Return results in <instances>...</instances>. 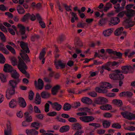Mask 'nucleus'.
<instances>
[{
	"label": "nucleus",
	"instance_id": "1",
	"mask_svg": "<svg viewBox=\"0 0 135 135\" xmlns=\"http://www.w3.org/2000/svg\"><path fill=\"white\" fill-rule=\"evenodd\" d=\"M17 42L18 43H20V45L22 49L20 53V55L23 60L26 61H29L30 60L28 56L26 54L30 52L27 44L23 42H20L19 41Z\"/></svg>",
	"mask_w": 135,
	"mask_h": 135
},
{
	"label": "nucleus",
	"instance_id": "2",
	"mask_svg": "<svg viewBox=\"0 0 135 135\" xmlns=\"http://www.w3.org/2000/svg\"><path fill=\"white\" fill-rule=\"evenodd\" d=\"M19 61L17 64V66L20 71L23 73L25 74L26 76L29 78V74L26 72L25 70L27 69V67L24 62L21 59H19Z\"/></svg>",
	"mask_w": 135,
	"mask_h": 135
},
{
	"label": "nucleus",
	"instance_id": "3",
	"mask_svg": "<svg viewBox=\"0 0 135 135\" xmlns=\"http://www.w3.org/2000/svg\"><path fill=\"white\" fill-rule=\"evenodd\" d=\"M109 77L112 79H118L120 80L124 78V76L122 73L119 70H116L115 74H112L109 75Z\"/></svg>",
	"mask_w": 135,
	"mask_h": 135
},
{
	"label": "nucleus",
	"instance_id": "4",
	"mask_svg": "<svg viewBox=\"0 0 135 135\" xmlns=\"http://www.w3.org/2000/svg\"><path fill=\"white\" fill-rule=\"evenodd\" d=\"M121 114L124 118L128 120H132L135 119V115L129 112L125 111L121 112Z\"/></svg>",
	"mask_w": 135,
	"mask_h": 135
},
{
	"label": "nucleus",
	"instance_id": "5",
	"mask_svg": "<svg viewBox=\"0 0 135 135\" xmlns=\"http://www.w3.org/2000/svg\"><path fill=\"white\" fill-rule=\"evenodd\" d=\"M108 102V100L106 98L102 97H99L95 99L92 103L93 106L96 104H102Z\"/></svg>",
	"mask_w": 135,
	"mask_h": 135
},
{
	"label": "nucleus",
	"instance_id": "6",
	"mask_svg": "<svg viewBox=\"0 0 135 135\" xmlns=\"http://www.w3.org/2000/svg\"><path fill=\"white\" fill-rule=\"evenodd\" d=\"M15 94V89L14 88H8L6 91V96L7 99H10L12 96Z\"/></svg>",
	"mask_w": 135,
	"mask_h": 135
},
{
	"label": "nucleus",
	"instance_id": "7",
	"mask_svg": "<svg viewBox=\"0 0 135 135\" xmlns=\"http://www.w3.org/2000/svg\"><path fill=\"white\" fill-rule=\"evenodd\" d=\"M79 118L82 121L86 123L90 122L94 119V118L92 116H82Z\"/></svg>",
	"mask_w": 135,
	"mask_h": 135
},
{
	"label": "nucleus",
	"instance_id": "8",
	"mask_svg": "<svg viewBox=\"0 0 135 135\" xmlns=\"http://www.w3.org/2000/svg\"><path fill=\"white\" fill-rule=\"evenodd\" d=\"M120 22V20L118 17H113L109 21V24L110 25L114 26L117 25Z\"/></svg>",
	"mask_w": 135,
	"mask_h": 135
},
{
	"label": "nucleus",
	"instance_id": "9",
	"mask_svg": "<svg viewBox=\"0 0 135 135\" xmlns=\"http://www.w3.org/2000/svg\"><path fill=\"white\" fill-rule=\"evenodd\" d=\"M35 85L36 88L41 90L43 88L44 83L42 80L41 79H39L37 82L36 81H35Z\"/></svg>",
	"mask_w": 135,
	"mask_h": 135
},
{
	"label": "nucleus",
	"instance_id": "10",
	"mask_svg": "<svg viewBox=\"0 0 135 135\" xmlns=\"http://www.w3.org/2000/svg\"><path fill=\"white\" fill-rule=\"evenodd\" d=\"M18 27L20 28L19 32L22 35H23L22 36V38L24 39L27 37V36L25 33V29L24 26H22L21 24H19L18 25Z\"/></svg>",
	"mask_w": 135,
	"mask_h": 135
},
{
	"label": "nucleus",
	"instance_id": "11",
	"mask_svg": "<svg viewBox=\"0 0 135 135\" xmlns=\"http://www.w3.org/2000/svg\"><path fill=\"white\" fill-rule=\"evenodd\" d=\"M26 133L27 135H37L38 134V132L34 129H27Z\"/></svg>",
	"mask_w": 135,
	"mask_h": 135
},
{
	"label": "nucleus",
	"instance_id": "12",
	"mask_svg": "<svg viewBox=\"0 0 135 135\" xmlns=\"http://www.w3.org/2000/svg\"><path fill=\"white\" fill-rule=\"evenodd\" d=\"M55 65L56 68L58 69L59 68V67L62 68H64L66 65V63L64 61H55Z\"/></svg>",
	"mask_w": 135,
	"mask_h": 135
},
{
	"label": "nucleus",
	"instance_id": "13",
	"mask_svg": "<svg viewBox=\"0 0 135 135\" xmlns=\"http://www.w3.org/2000/svg\"><path fill=\"white\" fill-rule=\"evenodd\" d=\"M36 18L39 21V23L41 27L42 28L45 27L46 26L44 22L42 20V19L40 15L37 14L36 15Z\"/></svg>",
	"mask_w": 135,
	"mask_h": 135
},
{
	"label": "nucleus",
	"instance_id": "14",
	"mask_svg": "<svg viewBox=\"0 0 135 135\" xmlns=\"http://www.w3.org/2000/svg\"><path fill=\"white\" fill-rule=\"evenodd\" d=\"M18 103L19 105L22 108H25L26 106V103L24 99L22 98H19Z\"/></svg>",
	"mask_w": 135,
	"mask_h": 135
},
{
	"label": "nucleus",
	"instance_id": "15",
	"mask_svg": "<svg viewBox=\"0 0 135 135\" xmlns=\"http://www.w3.org/2000/svg\"><path fill=\"white\" fill-rule=\"evenodd\" d=\"M13 70L11 65L8 64H6L4 65L3 70L5 72H11Z\"/></svg>",
	"mask_w": 135,
	"mask_h": 135
},
{
	"label": "nucleus",
	"instance_id": "16",
	"mask_svg": "<svg viewBox=\"0 0 135 135\" xmlns=\"http://www.w3.org/2000/svg\"><path fill=\"white\" fill-rule=\"evenodd\" d=\"M100 86L103 88H111L112 87V85L109 83L106 82H102L101 83Z\"/></svg>",
	"mask_w": 135,
	"mask_h": 135
},
{
	"label": "nucleus",
	"instance_id": "17",
	"mask_svg": "<svg viewBox=\"0 0 135 135\" xmlns=\"http://www.w3.org/2000/svg\"><path fill=\"white\" fill-rule=\"evenodd\" d=\"M126 11V15L128 17H130L134 16L135 15V11L133 9H130Z\"/></svg>",
	"mask_w": 135,
	"mask_h": 135
},
{
	"label": "nucleus",
	"instance_id": "18",
	"mask_svg": "<svg viewBox=\"0 0 135 135\" xmlns=\"http://www.w3.org/2000/svg\"><path fill=\"white\" fill-rule=\"evenodd\" d=\"M100 108L101 109L103 110H109L111 109L112 107L111 105L107 104L101 106L100 107Z\"/></svg>",
	"mask_w": 135,
	"mask_h": 135
},
{
	"label": "nucleus",
	"instance_id": "19",
	"mask_svg": "<svg viewBox=\"0 0 135 135\" xmlns=\"http://www.w3.org/2000/svg\"><path fill=\"white\" fill-rule=\"evenodd\" d=\"M26 121L28 122H30L32 121V118L31 116L29 115V113L26 112L24 113Z\"/></svg>",
	"mask_w": 135,
	"mask_h": 135
},
{
	"label": "nucleus",
	"instance_id": "20",
	"mask_svg": "<svg viewBox=\"0 0 135 135\" xmlns=\"http://www.w3.org/2000/svg\"><path fill=\"white\" fill-rule=\"evenodd\" d=\"M81 100L83 103L88 104H91L92 102V100L88 97H84Z\"/></svg>",
	"mask_w": 135,
	"mask_h": 135
},
{
	"label": "nucleus",
	"instance_id": "21",
	"mask_svg": "<svg viewBox=\"0 0 135 135\" xmlns=\"http://www.w3.org/2000/svg\"><path fill=\"white\" fill-rule=\"evenodd\" d=\"M20 81V80H18L16 81H15L13 80H11L9 81V84L11 88H14V89L16 87L17 84L19 83Z\"/></svg>",
	"mask_w": 135,
	"mask_h": 135
},
{
	"label": "nucleus",
	"instance_id": "22",
	"mask_svg": "<svg viewBox=\"0 0 135 135\" xmlns=\"http://www.w3.org/2000/svg\"><path fill=\"white\" fill-rule=\"evenodd\" d=\"M113 31V28H110L105 30L103 31V33L104 36L107 37L110 36Z\"/></svg>",
	"mask_w": 135,
	"mask_h": 135
},
{
	"label": "nucleus",
	"instance_id": "23",
	"mask_svg": "<svg viewBox=\"0 0 135 135\" xmlns=\"http://www.w3.org/2000/svg\"><path fill=\"white\" fill-rule=\"evenodd\" d=\"M45 49H44L42 50L40 54L39 59L40 60L42 59V63L43 64L44 63L45 60V59L44 58L45 56Z\"/></svg>",
	"mask_w": 135,
	"mask_h": 135
},
{
	"label": "nucleus",
	"instance_id": "24",
	"mask_svg": "<svg viewBox=\"0 0 135 135\" xmlns=\"http://www.w3.org/2000/svg\"><path fill=\"white\" fill-rule=\"evenodd\" d=\"M101 86L100 87H97L95 88V91L97 92L100 93H107L108 91L105 89H103Z\"/></svg>",
	"mask_w": 135,
	"mask_h": 135
},
{
	"label": "nucleus",
	"instance_id": "25",
	"mask_svg": "<svg viewBox=\"0 0 135 135\" xmlns=\"http://www.w3.org/2000/svg\"><path fill=\"white\" fill-rule=\"evenodd\" d=\"M11 73L12 77L14 78H18L20 76L19 74L16 70L13 69Z\"/></svg>",
	"mask_w": 135,
	"mask_h": 135
},
{
	"label": "nucleus",
	"instance_id": "26",
	"mask_svg": "<svg viewBox=\"0 0 135 135\" xmlns=\"http://www.w3.org/2000/svg\"><path fill=\"white\" fill-rule=\"evenodd\" d=\"M50 93L46 91H43L41 94L42 98L44 99H47L49 98L50 96Z\"/></svg>",
	"mask_w": 135,
	"mask_h": 135
},
{
	"label": "nucleus",
	"instance_id": "27",
	"mask_svg": "<svg viewBox=\"0 0 135 135\" xmlns=\"http://www.w3.org/2000/svg\"><path fill=\"white\" fill-rule=\"evenodd\" d=\"M52 106L53 108H55L56 110L57 111L60 110L62 107L61 105L57 103H52Z\"/></svg>",
	"mask_w": 135,
	"mask_h": 135
},
{
	"label": "nucleus",
	"instance_id": "28",
	"mask_svg": "<svg viewBox=\"0 0 135 135\" xmlns=\"http://www.w3.org/2000/svg\"><path fill=\"white\" fill-rule=\"evenodd\" d=\"M41 102V98L40 94L37 93L35 100V103L36 104H39Z\"/></svg>",
	"mask_w": 135,
	"mask_h": 135
},
{
	"label": "nucleus",
	"instance_id": "29",
	"mask_svg": "<svg viewBox=\"0 0 135 135\" xmlns=\"http://www.w3.org/2000/svg\"><path fill=\"white\" fill-rule=\"evenodd\" d=\"M60 86L59 85L54 86L52 89V93L53 95H56L60 88Z\"/></svg>",
	"mask_w": 135,
	"mask_h": 135
},
{
	"label": "nucleus",
	"instance_id": "30",
	"mask_svg": "<svg viewBox=\"0 0 135 135\" xmlns=\"http://www.w3.org/2000/svg\"><path fill=\"white\" fill-rule=\"evenodd\" d=\"M70 14H71L72 16L71 19V22L73 23L75 22V21L78 20V18L77 17L76 14L73 12H70Z\"/></svg>",
	"mask_w": 135,
	"mask_h": 135
},
{
	"label": "nucleus",
	"instance_id": "31",
	"mask_svg": "<svg viewBox=\"0 0 135 135\" xmlns=\"http://www.w3.org/2000/svg\"><path fill=\"white\" fill-rule=\"evenodd\" d=\"M123 30V28L121 27L117 28L115 31L114 34L116 36L120 35L122 33Z\"/></svg>",
	"mask_w": 135,
	"mask_h": 135
},
{
	"label": "nucleus",
	"instance_id": "32",
	"mask_svg": "<svg viewBox=\"0 0 135 135\" xmlns=\"http://www.w3.org/2000/svg\"><path fill=\"white\" fill-rule=\"evenodd\" d=\"M120 4L119 3L115 4L114 6V8L115 9V11L118 13L121 10L124 9V7H120Z\"/></svg>",
	"mask_w": 135,
	"mask_h": 135
},
{
	"label": "nucleus",
	"instance_id": "33",
	"mask_svg": "<svg viewBox=\"0 0 135 135\" xmlns=\"http://www.w3.org/2000/svg\"><path fill=\"white\" fill-rule=\"evenodd\" d=\"M17 104V101L15 100L12 99L11 100L9 103L10 107L13 108L16 106Z\"/></svg>",
	"mask_w": 135,
	"mask_h": 135
},
{
	"label": "nucleus",
	"instance_id": "34",
	"mask_svg": "<svg viewBox=\"0 0 135 135\" xmlns=\"http://www.w3.org/2000/svg\"><path fill=\"white\" fill-rule=\"evenodd\" d=\"M112 103L119 106H120L123 104L122 100L119 99H114L113 100H112Z\"/></svg>",
	"mask_w": 135,
	"mask_h": 135
},
{
	"label": "nucleus",
	"instance_id": "35",
	"mask_svg": "<svg viewBox=\"0 0 135 135\" xmlns=\"http://www.w3.org/2000/svg\"><path fill=\"white\" fill-rule=\"evenodd\" d=\"M11 28H9L8 31L12 35H14L15 34V32H16V28L14 25L12 26Z\"/></svg>",
	"mask_w": 135,
	"mask_h": 135
},
{
	"label": "nucleus",
	"instance_id": "36",
	"mask_svg": "<svg viewBox=\"0 0 135 135\" xmlns=\"http://www.w3.org/2000/svg\"><path fill=\"white\" fill-rule=\"evenodd\" d=\"M72 127L73 129L75 130H79L81 128V126L78 123L73 124L72 126Z\"/></svg>",
	"mask_w": 135,
	"mask_h": 135
},
{
	"label": "nucleus",
	"instance_id": "37",
	"mask_svg": "<svg viewBox=\"0 0 135 135\" xmlns=\"http://www.w3.org/2000/svg\"><path fill=\"white\" fill-rule=\"evenodd\" d=\"M69 129V127L68 126H65L61 128L60 131L61 132H65L68 131Z\"/></svg>",
	"mask_w": 135,
	"mask_h": 135
},
{
	"label": "nucleus",
	"instance_id": "38",
	"mask_svg": "<svg viewBox=\"0 0 135 135\" xmlns=\"http://www.w3.org/2000/svg\"><path fill=\"white\" fill-rule=\"evenodd\" d=\"M17 10L18 13L20 14H23L25 12V11L23 8L20 5L17 7Z\"/></svg>",
	"mask_w": 135,
	"mask_h": 135
},
{
	"label": "nucleus",
	"instance_id": "39",
	"mask_svg": "<svg viewBox=\"0 0 135 135\" xmlns=\"http://www.w3.org/2000/svg\"><path fill=\"white\" fill-rule=\"evenodd\" d=\"M113 55L114 56H116V57L113 56L112 57V58L114 60L116 58H120L122 56V54L120 52H117L115 51L114 52Z\"/></svg>",
	"mask_w": 135,
	"mask_h": 135
},
{
	"label": "nucleus",
	"instance_id": "40",
	"mask_svg": "<svg viewBox=\"0 0 135 135\" xmlns=\"http://www.w3.org/2000/svg\"><path fill=\"white\" fill-rule=\"evenodd\" d=\"M131 68V67L128 66H124L122 68L123 72L126 74L128 73Z\"/></svg>",
	"mask_w": 135,
	"mask_h": 135
},
{
	"label": "nucleus",
	"instance_id": "41",
	"mask_svg": "<svg viewBox=\"0 0 135 135\" xmlns=\"http://www.w3.org/2000/svg\"><path fill=\"white\" fill-rule=\"evenodd\" d=\"M52 103L51 102L48 101H47L45 105V111L46 112H48L49 110V105L50 104L52 105Z\"/></svg>",
	"mask_w": 135,
	"mask_h": 135
},
{
	"label": "nucleus",
	"instance_id": "42",
	"mask_svg": "<svg viewBox=\"0 0 135 135\" xmlns=\"http://www.w3.org/2000/svg\"><path fill=\"white\" fill-rule=\"evenodd\" d=\"M0 79L2 82H5L7 81L6 76L3 73H0Z\"/></svg>",
	"mask_w": 135,
	"mask_h": 135
},
{
	"label": "nucleus",
	"instance_id": "43",
	"mask_svg": "<svg viewBox=\"0 0 135 135\" xmlns=\"http://www.w3.org/2000/svg\"><path fill=\"white\" fill-rule=\"evenodd\" d=\"M31 126L35 128L37 130L40 127V123L37 122H33L31 123Z\"/></svg>",
	"mask_w": 135,
	"mask_h": 135
},
{
	"label": "nucleus",
	"instance_id": "44",
	"mask_svg": "<svg viewBox=\"0 0 135 135\" xmlns=\"http://www.w3.org/2000/svg\"><path fill=\"white\" fill-rule=\"evenodd\" d=\"M102 124L104 128H107L110 126V123L109 121L106 120L103 122Z\"/></svg>",
	"mask_w": 135,
	"mask_h": 135
},
{
	"label": "nucleus",
	"instance_id": "45",
	"mask_svg": "<svg viewBox=\"0 0 135 135\" xmlns=\"http://www.w3.org/2000/svg\"><path fill=\"white\" fill-rule=\"evenodd\" d=\"M135 24V22L134 21H130L127 24L125 28H128L129 27H131L133 26Z\"/></svg>",
	"mask_w": 135,
	"mask_h": 135
},
{
	"label": "nucleus",
	"instance_id": "46",
	"mask_svg": "<svg viewBox=\"0 0 135 135\" xmlns=\"http://www.w3.org/2000/svg\"><path fill=\"white\" fill-rule=\"evenodd\" d=\"M126 11H122L119 12L117 15V17L119 18H123L126 15Z\"/></svg>",
	"mask_w": 135,
	"mask_h": 135
},
{
	"label": "nucleus",
	"instance_id": "47",
	"mask_svg": "<svg viewBox=\"0 0 135 135\" xmlns=\"http://www.w3.org/2000/svg\"><path fill=\"white\" fill-rule=\"evenodd\" d=\"M7 48L13 54L15 53V51L14 49L11 46L9 45H7L6 46Z\"/></svg>",
	"mask_w": 135,
	"mask_h": 135
},
{
	"label": "nucleus",
	"instance_id": "48",
	"mask_svg": "<svg viewBox=\"0 0 135 135\" xmlns=\"http://www.w3.org/2000/svg\"><path fill=\"white\" fill-rule=\"evenodd\" d=\"M71 105L69 104L66 103L64 104L63 109L64 110L68 111L71 108Z\"/></svg>",
	"mask_w": 135,
	"mask_h": 135
},
{
	"label": "nucleus",
	"instance_id": "49",
	"mask_svg": "<svg viewBox=\"0 0 135 135\" xmlns=\"http://www.w3.org/2000/svg\"><path fill=\"white\" fill-rule=\"evenodd\" d=\"M17 59L16 57H13L11 58V62L12 65L15 66L17 64Z\"/></svg>",
	"mask_w": 135,
	"mask_h": 135
},
{
	"label": "nucleus",
	"instance_id": "50",
	"mask_svg": "<svg viewBox=\"0 0 135 135\" xmlns=\"http://www.w3.org/2000/svg\"><path fill=\"white\" fill-rule=\"evenodd\" d=\"M0 38L1 40L3 42H5L6 38L4 34L1 32H0Z\"/></svg>",
	"mask_w": 135,
	"mask_h": 135
},
{
	"label": "nucleus",
	"instance_id": "51",
	"mask_svg": "<svg viewBox=\"0 0 135 135\" xmlns=\"http://www.w3.org/2000/svg\"><path fill=\"white\" fill-rule=\"evenodd\" d=\"M5 135H12V129H6L4 130Z\"/></svg>",
	"mask_w": 135,
	"mask_h": 135
},
{
	"label": "nucleus",
	"instance_id": "52",
	"mask_svg": "<svg viewBox=\"0 0 135 135\" xmlns=\"http://www.w3.org/2000/svg\"><path fill=\"white\" fill-rule=\"evenodd\" d=\"M30 14L29 13H27L23 17L22 19V21L24 22L28 20L30 18Z\"/></svg>",
	"mask_w": 135,
	"mask_h": 135
},
{
	"label": "nucleus",
	"instance_id": "53",
	"mask_svg": "<svg viewBox=\"0 0 135 135\" xmlns=\"http://www.w3.org/2000/svg\"><path fill=\"white\" fill-rule=\"evenodd\" d=\"M5 61V58L3 55L1 54H0V63L3 64Z\"/></svg>",
	"mask_w": 135,
	"mask_h": 135
},
{
	"label": "nucleus",
	"instance_id": "54",
	"mask_svg": "<svg viewBox=\"0 0 135 135\" xmlns=\"http://www.w3.org/2000/svg\"><path fill=\"white\" fill-rule=\"evenodd\" d=\"M80 105V103L78 102H76L75 103H74L72 105L73 107L75 108H77L78 107H79Z\"/></svg>",
	"mask_w": 135,
	"mask_h": 135
},
{
	"label": "nucleus",
	"instance_id": "55",
	"mask_svg": "<svg viewBox=\"0 0 135 135\" xmlns=\"http://www.w3.org/2000/svg\"><path fill=\"white\" fill-rule=\"evenodd\" d=\"M112 127L113 128L117 129H120L121 128V126L118 123H115L113 124L112 125Z\"/></svg>",
	"mask_w": 135,
	"mask_h": 135
},
{
	"label": "nucleus",
	"instance_id": "56",
	"mask_svg": "<svg viewBox=\"0 0 135 135\" xmlns=\"http://www.w3.org/2000/svg\"><path fill=\"white\" fill-rule=\"evenodd\" d=\"M101 69L103 70H107L109 71L110 70V69L108 68V64H106L105 65H103L102 67H100Z\"/></svg>",
	"mask_w": 135,
	"mask_h": 135
},
{
	"label": "nucleus",
	"instance_id": "57",
	"mask_svg": "<svg viewBox=\"0 0 135 135\" xmlns=\"http://www.w3.org/2000/svg\"><path fill=\"white\" fill-rule=\"evenodd\" d=\"M84 132L83 130H79L77 131L74 134V135H81Z\"/></svg>",
	"mask_w": 135,
	"mask_h": 135
},
{
	"label": "nucleus",
	"instance_id": "58",
	"mask_svg": "<svg viewBox=\"0 0 135 135\" xmlns=\"http://www.w3.org/2000/svg\"><path fill=\"white\" fill-rule=\"evenodd\" d=\"M118 63L116 61H113L112 62H109L108 63V65L110 66H115L118 64Z\"/></svg>",
	"mask_w": 135,
	"mask_h": 135
},
{
	"label": "nucleus",
	"instance_id": "59",
	"mask_svg": "<svg viewBox=\"0 0 135 135\" xmlns=\"http://www.w3.org/2000/svg\"><path fill=\"white\" fill-rule=\"evenodd\" d=\"M34 110L35 112L36 113H41V111L39 108L36 106L34 107Z\"/></svg>",
	"mask_w": 135,
	"mask_h": 135
},
{
	"label": "nucleus",
	"instance_id": "60",
	"mask_svg": "<svg viewBox=\"0 0 135 135\" xmlns=\"http://www.w3.org/2000/svg\"><path fill=\"white\" fill-rule=\"evenodd\" d=\"M103 115L104 117L109 118L111 117H112V114H111L109 113H104Z\"/></svg>",
	"mask_w": 135,
	"mask_h": 135
},
{
	"label": "nucleus",
	"instance_id": "61",
	"mask_svg": "<svg viewBox=\"0 0 135 135\" xmlns=\"http://www.w3.org/2000/svg\"><path fill=\"white\" fill-rule=\"evenodd\" d=\"M97 132L98 134L100 135H102L105 133V131L102 129H99L97 130Z\"/></svg>",
	"mask_w": 135,
	"mask_h": 135
},
{
	"label": "nucleus",
	"instance_id": "62",
	"mask_svg": "<svg viewBox=\"0 0 135 135\" xmlns=\"http://www.w3.org/2000/svg\"><path fill=\"white\" fill-rule=\"evenodd\" d=\"M106 20L105 19H102L99 22V25L100 26L103 25L105 23Z\"/></svg>",
	"mask_w": 135,
	"mask_h": 135
},
{
	"label": "nucleus",
	"instance_id": "63",
	"mask_svg": "<svg viewBox=\"0 0 135 135\" xmlns=\"http://www.w3.org/2000/svg\"><path fill=\"white\" fill-rule=\"evenodd\" d=\"M124 129L130 131H134L135 130V127L133 126H131L128 127H124Z\"/></svg>",
	"mask_w": 135,
	"mask_h": 135
},
{
	"label": "nucleus",
	"instance_id": "64",
	"mask_svg": "<svg viewBox=\"0 0 135 135\" xmlns=\"http://www.w3.org/2000/svg\"><path fill=\"white\" fill-rule=\"evenodd\" d=\"M34 95L33 92L32 91H30L29 95V99L30 100H32L33 99Z\"/></svg>",
	"mask_w": 135,
	"mask_h": 135
}]
</instances>
